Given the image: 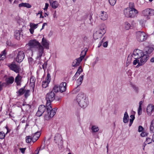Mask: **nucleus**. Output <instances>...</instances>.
Segmentation results:
<instances>
[{
  "label": "nucleus",
  "mask_w": 154,
  "mask_h": 154,
  "mask_svg": "<svg viewBox=\"0 0 154 154\" xmlns=\"http://www.w3.org/2000/svg\"><path fill=\"white\" fill-rule=\"evenodd\" d=\"M55 95L53 91H50L46 94L45 99L47 102L46 105L47 107V111L48 112V116L53 117L56 114L57 109L55 108L52 109L51 103L55 99Z\"/></svg>",
  "instance_id": "obj_1"
},
{
  "label": "nucleus",
  "mask_w": 154,
  "mask_h": 154,
  "mask_svg": "<svg viewBox=\"0 0 154 154\" xmlns=\"http://www.w3.org/2000/svg\"><path fill=\"white\" fill-rule=\"evenodd\" d=\"M76 101L79 105L83 108L86 107L88 104V99L85 95L82 92L78 94L76 97Z\"/></svg>",
  "instance_id": "obj_2"
},
{
  "label": "nucleus",
  "mask_w": 154,
  "mask_h": 154,
  "mask_svg": "<svg viewBox=\"0 0 154 154\" xmlns=\"http://www.w3.org/2000/svg\"><path fill=\"white\" fill-rule=\"evenodd\" d=\"M146 57V61L148 59L149 57V55L144 54L143 52L142 51L138 49H135L133 51L132 54H130L128 57V59L129 58H131V57H134V58H138L140 59L142 58V57L144 56Z\"/></svg>",
  "instance_id": "obj_3"
},
{
  "label": "nucleus",
  "mask_w": 154,
  "mask_h": 154,
  "mask_svg": "<svg viewBox=\"0 0 154 154\" xmlns=\"http://www.w3.org/2000/svg\"><path fill=\"white\" fill-rule=\"evenodd\" d=\"M46 111L45 112V117L46 119L49 120L50 119L52 118L53 117H51L50 116H48V112L47 111V107L46 105V106L44 105H40L38 109V110L36 112V115L38 116H42V114L45 112L46 110Z\"/></svg>",
  "instance_id": "obj_4"
},
{
  "label": "nucleus",
  "mask_w": 154,
  "mask_h": 154,
  "mask_svg": "<svg viewBox=\"0 0 154 154\" xmlns=\"http://www.w3.org/2000/svg\"><path fill=\"white\" fill-rule=\"evenodd\" d=\"M36 49L37 56L35 62L38 64H41L42 63V62L41 57L44 54V48L41 45Z\"/></svg>",
  "instance_id": "obj_5"
},
{
  "label": "nucleus",
  "mask_w": 154,
  "mask_h": 154,
  "mask_svg": "<svg viewBox=\"0 0 154 154\" xmlns=\"http://www.w3.org/2000/svg\"><path fill=\"white\" fill-rule=\"evenodd\" d=\"M142 14L146 19L148 20L150 16L154 15V10L149 8L145 9L142 11Z\"/></svg>",
  "instance_id": "obj_6"
},
{
  "label": "nucleus",
  "mask_w": 154,
  "mask_h": 154,
  "mask_svg": "<svg viewBox=\"0 0 154 154\" xmlns=\"http://www.w3.org/2000/svg\"><path fill=\"white\" fill-rule=\"evenodd\" d=\"M28 45L29 46V49L33 51L41 45L36 40L33 39L30 40L29 42Z\"/></svg>",
  "instance_id": "obj_7"
},
{
  "label": "nucleus",
  "mask_w": 154,
  "mask_h": 154,
  "mask_svg": "<svg viewBox=\"0 0 154 154\" xmlns=\"http://www.w3.org/2000/svg\"><path fill=\"white\" fill-rule=\"evenodd\" d=\"M136 38L138 41L142 42L146 40L147 38V35L143 31H138L136 33Z\"/></svg>",
  "instance_id": "obj_8"
},
{
  "label": "nucleus",
  "mask_w": 154,
  "mask_h": 154,
  "mask_svg": "<svg viewBox=\"0 0 154 154\" xmlns=\"http://www.w3.org/2000/svg\"><path fill=\"white\" fill-rule=\"evenodd\" d=\"M146 57L144 56L140 59L138 58H135V60L133 61V64L134 65L138 64L136 67L138 68L140 66L143 65L147 61Z\"/></svg>",
  "instance_id": "obj_9"
},
{
  "label": "nucleus",
  "mask_w": 154,
  "mask_h": 154,
  "mask_svg": "<svg viewBox=\"0 0 154 154\" xmlns=\"http://www.w3.org/2000/svg\"><path fill=\"white\" fill-rule=\"evenodd\" d=\"M24 57V52L23 51H18L15 58L16 61L18 63H20L22 61Z\"/></svg>",
  "instance_id": "obj_10"
},
{
  "label": "nucleus",
  "mask_w": 154,
  "mask_h": 154,
  "mask_svg": "<svg viewBox=\"0 0 154 154\" xmlns=\"http://www.w3.org/2000/svg\"><path fill=\"white\" fill-rule=\"evenodd\" d=\"M9 66L11 69L17 73H19L20 70V66L16 64L14 62L10 64Z\"/></svg>",
  "instance_id": "obj_11"
},
{
  "label": "nucleus",
  "mask_w": 154,
  "mask_h": 154,
  "mask_svg": "<svg viewBox=\"0 0 154 154\" xmlns=\"http://www.w3.org/2000/svg\"><path fill=\"white\" fill-rule=\"evenodd\" d=\"M96 30L100 32V33L103 36L106 32V26L104 24H102Z\"/></svg>",
  "instance_id": "obj_12"
},
{
  "label": "nucleus",
  "mask_w": 154,
  "mask_h": 154,
  "mask_svg": "<svg viewBox=\"0 0 154 154\" xmlns=\"http://www.w3.org/2000/svg\"><path fill=\"white\" fill-rule=\"evenodd\" d=\"M54 138V140L56 143H58V144L60 143V144L61 145L63 144V142L62 138L60 134H55Z\"/></svg>",
  "instance_id": "obj_13"
},
{
  "label": "nucleus",
  "mask_w": 154,
  "mask_h": 154,
  "mask_svg": "<svg viewBox=\"0 0 154 154\" xmlns=\"http://www.w3.org/2000/svg\"><path fill=\"white\" fill-rule=\"evenodd\" d=\"M103 43V46L104 48H106L108 45V41L106 39V37H104L101 41L100 42L99 44L98 47H100Z\"/></svg>",
  "instance_id": "obj_14"
},
{
  "label": "nucleus",
  "mask_w": 154,
  "mask_h": 154,
  "mask_svg": "<svg viewBox=\"0 0 154 154\" xmlns=\"http://www.w3.org/2000/svg\"><path fill=\"white\" fill-rule=\"evenodd\" d=\"M99 17L100 19L103 20H106L108 18V15L106 12L104 11H101L99 14Z\"/></svg>",
  "instance_id": "obj_15"
},
{
  "label": "nucleus",
  "mask_w": 154,
  "mask_h": 154,
  "mask_svg": "<svg viewBox=\"0 0 154 154\" xmlns=\"http://www.w3.org/2000/svg\"><path fill=\"white\" fill-rule=\"evenodd\" d=\"M146 110L148 114L150 116L152 114V112L154 111V106L152 104H149L147 106Z\"/></svg>",
  "instance_id": "obj_16"
},
{
  "label": "nucleus",
  "mask_w": 154,
  "mask_h": 154,
  "mask_svg": "<svg viewBox=\"0 0 154 154\" xmlns=\"http://www.w3.org/2000/svg\"><path fill=\"white\" fill-rule=\"evenodd\" d=\"M60 88V92L62 93L65 92L66 89V83L62 82L59 86Z\"/></svg>",
  "instance_id": "obj_17"
},
{
  "label": "nucleus",
  "mask_w": 154,
  "mask_h": 154,
  "mask_svg": "<svg viewBox=\"0 0 154 154\" xmlns=\"http://www.w3.org/2000/svg\"><path fill=\"white\" fill-rule=\"evenodd\" d=\"M82 60V59L80 57L76 59L73 61L72 65V66L73 67H76L79 66Z\"/></svg>",
  "instance_id": "obj_18"
},
{
  "label": "nucleus",
  "mask_w": 154,
  "mask_h": 154,
  "mask_svg": "<svg viewBox=\"0 0 154 154\" xmlns=\"http://www.w3.org/2000/svg\"><path fill=\"white\" fill-rule=\"evenodd\" d=\"M42 46L46 49H49V43L47 40L44 37L42 39Z\"/></svg>",
  "instance_id": "obj_19"
},
{
  "label": "nucleus",
  "mask_w": 154,
  "mask_h": 154,
  "mask_svg": "<svg viewBox=\"0 0 154 154\" xmlns=\"http://www.w3.org/2000/svg\"><path fill=\"white\" fill-rule=\"evenodd\" d=\"M49 2L51 6L54 9L56 8L59 6L58 3L56 1H53V0H49Z\"/></svg>",
  "instance_id": "obj_20"
},
{
  "label": "nucleus",
  "mask_w": 154,
  "mask_h": 154,
  "mask_svg": "<svg viewBox=\"0 0 154 154\" xmlns=\"http://www.w3.org/2000/svg\"><path fill=\"white\" fill-rule=\"evenodd\" d=\"M131 15L130 17L134 18L137 17L138 13V11L136 9L131 10Z\"/></svg>",
  "instance_id": "obj_21"
},
{
  "label": "nucleus",
  "mask_w": 154,
  "mask_h": 154,
  "mask_svg": "<svg viewBox=\"0 0 154 154\" xmlns=\"http://www.w3.org/2000/svg\"><path fill=\"white\" fill-rule=\"evenodd\" d=\"M40 135L41 133L40 132H37L35 133L32 137V142H35L39 138Z\"/></svg>",
  "instance_id": "obj_22"
},
{
  "label": "nucleus",
  "mask_w": 154,
  "mask_h": 154,
  "mask_svg": "<svg viewBox=\"0 0 154 154\" xmlns=\"http://www.w3.org/2000/svg\"><path fill=\"white\" fill-rule=\"evenodd\" d=\"M22 32V30H16L14 32V37L17 40H19L20 38V35Z\"/></svg>",
  "instance_id": "obj_23"
},
{
  "label": "nucleus",
  "mask_w": 154,
  "mask_h": 154,
  "mask_svg": "<svg viewBox=\"0 0 154 154\" xmlns=\"http://www.w3.org/2000/svg\"><path fill=\"white\" fill-rule=\"evenodd\" d=\"M22 77L18 74L15 78V82L17 86H20L21 85V82Z\"/></svg>",
  "instance_id": "obj_24"
},
{
  "label": "nucleus",
  "mask_w": 154,
  "mask_h": 154,
  "mask_svg": "<svg viewBox=\"0 0 154 154\" xmlns=\"http://www.w3.org/2000/svg\"><path fill=\"white\" fill-rule=\"evenodd\" d=\"M14 81V79L13 76L7 78L5 79L6 83L8 85L12 84Z\"/></svg>",
  "instance_id": "obj_25"
},
{
  "label": "nucleus",
  "mask_w": 154,
  "mask_h": 154,
  "mask_svg": "<svg viewBox=\"0 0 154 154\" xmlns=\"http://www.w3.org/2000/svg\"><path fill=\"white\" fill-rule=\"evenodd\" d=\"M100 33V32H99L97 30H95L93 34V38L95 40H97L102 37V35Z\"/></svg>",
  "instance_id": "obj_26"
},
{
  "label": "nucleus",
  "mask_w": 154,
  "mask_h": 154,
  "mask_svg": "<svg viewBox=\"0 0 154 154\" xmlns=\"http://www.w3.org/2000/svg\"><path fill=\"white\" fill-rule=\"evenodd\" d=\"M131 9L127 8L124 10V14L126 17H130L131 12Z\"/></svg>",
  "instance_id": "obj_27"
},
{
  "label": "nucleus",
  "mask_w": 154,
  "mask_h": 154,
  "mask_svg": "<svg viewBox=\"0 0 154 154\" xmlns=\"http://www.w3.org/2000/svg\"><path fill=\"white\" fill-rule=\"evenodd\" d=\"M132 24H131L132 26L128 21H125L124 22L123 25L124 28L126 30H129L130 29L131 27L132 26Z\"/></svg>",
  "instance_id": "obj_28"
},
{
  "label": "nucleus",
  "mask_w": 154,
  "mask_h": 154,
  "mask_svg": "<svg viewBox=\"0 0 154 154\" xmlns=\"http://www.w3.org/2000/svg\"><path fill=\"white\" fill-rule=\"evenodd\" d=\"M145 50L146 53L145 54L148 55V54H151L152 52L153 48L152 47H147L145 48Z\"/></svg>",
  "instance_id": "obj_29"
},
{
  "label": "nucleus",
  "mask_w": 154,
  "mask_h": 154,
  "mask_svg": "<svg viewBox=\"0 0 154 154\" xmlns=\"http://www.w3.org/2000/svg\"><path fill=\"white\" fill-rule=\"evenodd\" d=\"M129 121V116L128 113L127 112H125L123 118V122L126 123L128 122Z\"/></svg>",
  "instance_id": "obj_30"
},
{
  "label": "nucleus",
  "mask_w": 154,
  "mask_h": 154,
  "mask_svg": "<svg viewBox=\"0 0 154 154\" xmlns=\"http://www.w3.org/2000/svg\"><path fill=\"white\" fill-rule=\"evenodd\" d=\"M19 6L20 7H23L27 8H31L32 6L30 4L27 3H22L19 5Z\"/></svg>",
  "instance_id": "obj_31"
},
{
  "label": "nucleus",
  "mask_w": 154,
  "mask_h": 154,
  "mask_svg": "<svg viewBox=\"0 0 154 154\" xmlns=\"http://www.w3.org/2000/svg\"><path fill=\"white\" fill-rule=\"evenodd\" d=\"M6 55V51L5 50H4L0 54V60H4L5 58Z\"/></svg>",
  "instance_id": "obj_32"
},
{
  "label": "nucleus",
  "mask_w": 154,
  "mask_h": 154,
  "mask_svg": "<svg viewBox=\"0 0 154 154\" xmlns=\"http://www.w3.org/2000/svg\"><path fill=\"white\" fill-rule=\"evenodd\" d=\"M150 131L151 133H154V119L151 122L150 126Z\"/></svg>",
  "instance_id": "obj_33"
},
{
  "label": "nucleus",
  "mask_w": 154,
  "mask_h": 154,
  "mask_svg": "<svg viewBox=\"0 0 154 154\" xmlns=\"http://www.w3.org/2000/svg\"><path fill=\"white\" fill-rule=\"evenodd\" d=\"M92 133H95L98 132L99 130V128L98 126L96 125H92L91 127Z\"/></svg>",
  "instance_id": "obj_34"
},
{
  "label": "nucleus",
  "mask_w": 154,
  "mask_h": 154,
  "mask_svg": "<svg viewBox=\"0 0 154 154\" xmlns=\"http://www.w3.org/2000/svg\"><path fill=\"white\" fill-rule=\"evenodd\" d=\"M82 71L83 70L82 69V67L81 66H80L73 77H75L76 76H78L82 72Z\"/></svg>",
  "instance_id": "obj_35"
},
{
  "label": "nucleus",
  "mask_w": 154,
  "mask_h": 154,
  "mask_svg": "<svg viewBox=\"0 0 154 154\" xmlns=\"http://www.w3.org/2000/svg\"><path fill=\"white\" fill-rule=\"evenodd\" d=\"M87 49L86 48L84 49V50L81 52V56L80 57V58H81L82 60L84 57L85 55H86L87 52Z\"/></svg>",
  "instance_id": "obj_36"
},
{
  "label": "nucleus",
  "mask_w": 154,
  "mask_h": 154,
  "mask_svg": "<svg viewBox=\"0 0 154 154\" xmlns=\"http://www.w3.org/2000/svg\"><path fill=\"white\" fill-rule=\"evenodd\" d=\"M50 82L49 81H48L47 80H45V81H44L42 82V87L43 88H46L48 85V84H49Z\"/></svg>",
  "instance_id": "obj_37"
},
{
  "label": "nucleus",
  "mask_w": 154,
  "mask_h": 154,
  "mask_svg": "<svg viewBox=\"0 0 154 154\" xmlns=\"http://www.w3.org/2000/svg\"><path fill=\"white\" fill-rule=\"evenodd\" d=\"M25 87H24L21 88L17 92V93L18 94V95L20 96L23 94Z\"/></svg>",
  "instance_id": "obj_38"
},
{
  "label": "nucleus",
  "mask_w": 154,
  "mask_h": 154,
  "mask_svg": "<svg viewBox=\"0 0 154 154\" xmlns=\"http://www.w3.org/2000/svg\"><path fill=\"white\" fill-rule=\"evenodd\" d=\"M84 78V75H82L80 76L79 78L77 80V82L78 83V85H80L82 83Z\"/></svg>",
  "instance_id": "obj_39"
},
{
  "label": "nucleus",
  "mask_w": 154,
  "mask_h": 154,
  "mask_svg": "<svg viewBox=\"0 0 154 154\" xmlns=\"http://www.w3.org/2000/svg\"><path fill=\"white\" fill-rule=\"evenodd\" d=\"M130 117L131 118L130 119V122L129 124V126L130 127L131 125L133 123V121L135 119V116L134 115H131L130 116Z\"/></svg>",
  "instance_id": "obj_40"
},
{
  "label": "nucleus",
  "mask_w": 154,
  "mask_h": 154,
  "mask_svg": "<svg viewBox=\"0 0 154 154\" xmlns=\"http://www.w3.org/2000/svg\"><path fill=\"white\" fill-rule=\"evenodd\" d=\"M153 138L151 139L149 137H147L146 138V140L145 142V144L146 145V143L148 144H150L152 143V141H153Z\"/></svg>",
  "instance_id": "obj_41"
},
{
  "label": "nucleus",
  "mask_w": 154,
  "mask_h": 154,
  "mask_svg": "<svg viewBox=\"0 0 154 154\" xmlns=\"http://www.w3.org/2000/svg\"><path fill=\"white\" fill-rule=\"evenodd\" d=\"M30 28L35 29H36L38 26V24H35L33 23H30Z\"/></svg>",
  "instance_id": "obj_42"
},
{
  "label": "nucleus",
  "mask_w": 154,
  "mask_h": 154,
  "mask_svg": "<svg viewBox=\"0 0 154 154\" xmlns=\"http://www.w3.org/2000/svg\"><path fill=\"white\" fill-rule=\"evenodd\" d=\"M52 91L55 92H57L59 91L60 92V88L59 86L57 85H55Z\"/></svg>",
  "instance_id": "obj_43"
},
{
  "label": "nucleus",
  "mask_w": 154,
  "mask_h": 154,
  "mask_svg": "<svg viewBox=\"0 0 154 154\" xmlns=\"http://www.w3.org/2000/svg\"><path fill=\"white\" fill-rule=\"evenodd\" d=\"M26 142L27 143H30L31 141H32V137L30 136H28L26 137Z\"/></svg>",
  "instance_id": "obj_44"
},
{
  "label": "nucleus",
  "mask_w": 154,
  "mask_h": 154,
  "mask_svg": "<svg viewBox=\"0 0 154 154\" xmlns=\"http://www.w3.org/2000/svg\"><path fill=\"white\" fill-rule=\"evenodd\" d=\"M130 8V9H135L134 8V4L133 2H130L129 4V7L127 8Z\"/></svg>",
  "instance_id": "obj_45"
},
{
  "label": "nucleus",
  "mask_w": 154,
  "mask_h": 154,
  "mask_svg": "<svg viewBox=\"0 0 154 154\" xmlns=\"http://www.w3.org/2000/svg\"><path fill=\"white\" fill-rule=\"evenodd\" d=\"M92 15L90 14L88 17V19L89 20V21L88 22V23L89 24H91L93 23V20H92Z\"/></svg>",
  "instance_id": "obj_46"
},
{
  "label": "nucleus",
  "mask_w": 154,
  "mask_h": 154,
  "mask_svg": "<svg viewBox=\"0 0 154 154\" xmlns=\"http://www.w3.org/2000/svg\"><path fill=\"white\" fill-rule=\"evenodd\" d=\"M109 4L112 6H114L116 3V0H109Z\"/></svg>",
  "instance_id": "obj_47"
},
{
  "label": "nucleus",
  "mask_w": 154,
  "mask_h": 154,
  "mask_svg": "<svg viewBox=\"0 0 154 154\" xmlns=\"http://www.w3.org/2000/svg\"><path fill=\"white\" fill-rule=\"evenodd\" d=\"M30 81L31 85H34L35 82V78L32 77L30 78Z\"/></svg>",
  "instance_id": "obj_48"
},
{
  "label": "nucleus",
  "mask_w": 154,
  "mask_h": 154,
  "mask_svg": "<svg viewBox=\"0 0 154 154\" xmlns=\"http://www.w3.org/2000/svg\"><path fill=\"white\" fill-rule=\"evenodd\" d=\"M5 134L4 132L1 131L0 132V139H2L5 137Z\"/></svg>",
  "instance_id": "obj_49"
},
{
  "label": "nucleus",
  "mask_w": 154,
  "mask_h": 154,
  "mask_svg": "<svg viewBox=\"0 0 154 154\" xmlns=\"http://www.w3.org/2000/svg\"><path fill=\"white\" fill-rule=\"evenodd\" d=\"M148 133L145 131L142 132L140 134L141 136L142 137H145L148 135Z\"/></svg>",
  "instance_id": "obj_50"
},
{
  "label": "nucleus",
  "mask_w": 154,
  "mask_h": 154,
  "mask_svg": "<svg viewBox=\"0 0 154 154\" xmlns=\"http://www.w3.org/2000/svg\"><path fill=\"white\" fill-rule=\"evenodd\" d=\"M132 87L135 92L136 93L138 92V88L137 87H136L135 85H132Z\"/></svg>",
  "instance_id": "obj_51"
},
{
  "label": "nucleus",
  "mask_w": 154,
  "mask_h": 154,
  "mask_svg": "<svg viewBox=\"0 0 154 154\" xmlns=\"http://www.w3.org/2000/svg\"><path fill=\"white\" fill-rule=\"evenodd\" d=\"M51 79V75L49 73H48L47 75V78L45 80H47L48 81H49V82H50Z\"/></svg>",
  "instance_id": "obj_52"
},
{
  "label": "nucleus",
  "mask_w": 154,
  "mask_h": 154,
  "mask_svg": "<svg viewBox=\"0 0 154 154\" xmlns=\"http://www.w3.org/2000/svg\"><path fill=\"white\" fill-rule=\"evenodd\" d=\"M47 62H45L42 65V67L43 69L45 70L46 67L47 65Z\"/></svg>",
  "instance_id": "obj_53"
},
{
  "label": "nucleus",
  "mask_w": 154,
  "mask_h": 154,
  "mask_svg": "<svg viewBox=\"0 0 154 154\" xmlns=\"http://www.w3.org/2000/svg\"><path fill=\"white\" fill-rule=\"evenodd\" d=\"M29 90H27L25 91V97H27L29 95Z\"/></svg>",
  "instance_id": "obj_54"
},
{
  "label": "nucleus",
  "mask_w": 154,
  "mask_h": 154,
  "mask_svg": "<svg viewBox=\"0 0 154 154\" xmlns=\"http://www.w3.org/2000/svg\"><path fill=\"white\" fill-rule=\"evenodd\" d=\"M5 84L4 83H2V82H0V91H2L3 88V86Z\"/></svg>",
  "instance_id": "obj_55"
},
{
  "label": "nucleus",
  "mask_w": 154,
  "mask_h": 154,
  "mask_svg": "<svg viewBox=\"0 0 154 154\" xmlns=\"http://www.w3.org/2000/svg\"><path fill=\"white\" fill-rule=\"evenodd\" d=\"M138 115H140L142 113V107H139L138 109Z\"/></svg>",
  "instance_id": "obj_56"
},
{
  "label": "nucleus",
  "mask_w": 154,
  "mask_h": 154,
  "mask_svg": "<svg viewBox=\"0 0 154 154\" xmlns=\"http://www.w3.org/2000/svg\"><path fill=\"white\" fill-rule=\"evenodd\" d=\"M41 146H42L39 148V150H38V149H37L35 150V153L34 154H38L39 151L42 150L43 149V148H42Z\"/></svg>",
  "instance_id": "obj_57"
},
{
  "label": "nucleus",
  "mask_w": 154,
  "mask_h": 154,
  "mask_svg": "<svg viewBox=\"0 0 154 154\" xmlns=\"http://www.w3.org/2000/svg\"><path fill=\"white\" fill-rule=\"evenodd\" d=\"M143 128L141 126H139L138 127V131L139 132H141L143 130Z\"/></svg>",
  "instance_id": "obj_58"
},
{
  "label": "nucleus",
  "mask_w": 154,
  "mask_h": 154,
  "mask_svg": "<svg viewBox=\"0 0 154 154\" xmlns=\"http://www.w3.org/2000/svg\"><path fill=\"white\" fill-rule=\"evenodd\" d=\"M79 89H78V88H76L74 89L73 90V93H76L77 92H78L79 91Z\"/></svg>",
  "instance_id": "obj_59"
},
{
  "label": "nucleus",
  "mask_w": 154,
  "mask_h": 154,
  "mask_svg": "<svg viewBox=\"0 0 154 154\" xmlns=\"http://www.w3.org/2000/svg\"><path fill=\"white\" fill-rule=\"evenodd\" d=\"M26 148H20V151L22 153H24L25 152V150Z\"/></svg>",
  "instance_id": "obj_60"
},
{
  "label": "nucleus",
  "mask_w": 154,
  "mask_h": 154,
  "mask_svg": "<svg viewBox=\"0 0 154 154\" xmlns=\"http://www.w3.org/2000/svg\"><path fill=\"white\" fill-rule=\"evenodd\" d=\"M48 6H49L48 4L47 3H46L45 4V8L44 9V10H45H45H47V9L48 8Z\"/></svg>",
  "instance_id": "obj_61"
},
{
  "label": "nucleus",
  "mask_w": 154,
  "mask_h": 154,
  "mask_svg": "<svg viewBox=\"0 0 154 154\" xmlns=\"http://www.w3.org/2000/svg\"><path fill=\"white\" fill-rule=\"evenodd\" d=\"M47 25V23H44L43 24L42 27V29H41V31L42 30V29H43L44 28V27L45 26Z\"/></svg>",
  "instance_id": "obj_62"
},
{
  "label": "nucleus",
  "mask_w": 154,
  "mask_h": 154,
  "mask_svg": "<svg viewBox=\"0 0 154 154\" xmlns=\"http://www.w3.org/2000/svg\"><path fill=\"white\" fill-rule=\"evenodd\" d=\"M34 29L30 28L29 29L30 32L31 34H32L34 32Z\"/></svg>",
  "instance_id": "obj_63"
},
{
  "label": "nucleus",
  "mask_w": 154,
  "mask_h": 154,
  "mask_svg": "<svg viewBox=\"0 0 154 154\" xmlns=\"http://www.w3.org/2000/svg\"><path fill=\"white\" fill-rule=\"evenodd\" d=\"M53 17L55 18H57V16L56 11H54V14H53Z\"/></svg>",
  "instance_id": "obj_64"
}]
</instances>
